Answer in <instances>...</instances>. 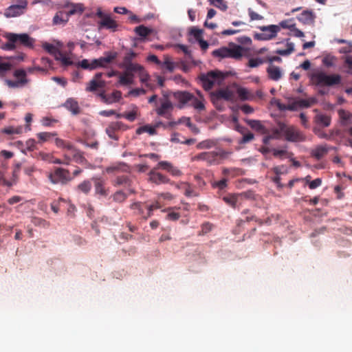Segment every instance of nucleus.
Here are the masks:
<instances>
[{
	"mask_svg": "<svg viewBox=\"0 0 352 352\" xmlns=\"http://www.w3.org/2000/svg\"><path fill=\"white\" fill-rule=\"evenodd\" d=\"M118 56L117 52H107L105 56L93 60L94 69L98 67H106Z\"/></svg>",
	"mask_w": 352,
	"mask_h": 352,
	"instance_id": "a211bd4d",
	"label": "nucleus"
},
{
	"mask_svg": "<svg viewBox=\"0 0 352 352\" xmlns=\"http://www.w3.org/2000/svg\"><path fill=\"white\" fill-rule=\"evenodd\" d=\"M99 96L104 103L109 104L118 102L122 98V92L115 90L111 94H106L103 91L99 94Z\"/></svg>",
	"mask_w": 352,
	"mask_h": 352,
	"instance_id": "412c9836",
	"label": "nucleus"
},
{
	"mask_svg": "<svg viewBox=\"0 0 352 352\" xmlns=\"http://www.w3.org/2000/svg\"><path fill=\"white\" fill-rule=\"evenodd\" d=\"M224 79L223 74L219 71H210L206 74H201L199 80L204 89L206 91L211 89L214 85H221Z\"/></svg>",
	"mask_w": 352,
	"mask_h": 352,
	"instance_id": "20e7f679",
	"label": "nucleus"
},
{
	"mask_svg": "<svg viewBox=\"0 0 352 352\" xmlns=\"http://www.w3.org/2000/svg\"><path fill=\"white\" fill-rule=\"evenodd\" d=\"M239 110H242V107H237L236 109L234 107H232V114L231 115V124L232 126L235 130H236L239 133H242V127L239 124Z\"/></svg>",
	"mask_w": 352,
	"mask_h": 352,
	"instance_id": "cd10ccee",
	"label": "nucleus"
},
{
	"mask_svg": "<svg viewBox=\"0 0 352 352\" xmlns=\"http://www.w3.org/2000/svg\"><path fill=\"white\" fill-rule=\"evenodd\" d=\"M202 34L203 31L200 29L192 28L190 30V34L192 35L197 41L202 38Z\"/></svg>",
	"mask_w": 352,
	"mask_h": 352,
	"instance_id": "0e129e2a",
	"label": "nucleus"
},
{
	"mask_svg": "<svg viewBox=\"0 0 352 352\" xmlns=\"http://www.w3.org/2000/svg\"><path fill=\"white\" fill-rule=\"evenodd\" d=\"M228 179L226 178H222L219 181L213 180L211 182V186L213 188H218L223 190L227 186Z\"/></svg>",
	"mask_w": 352,
	"mask_h": 352,
	"instance_id": "37998d69",
	"label": "nucleus"
},
{
	"mask_svg": "<svg viewBox=\"0 0 352 352\" xmlns=\"http://www.w3.org/2000/svg\"><path fill=\"white\" fill-rule=\"evenodd\" d=\"M286 46L287 48L285 50L278 49L276 51V53L281 56H288L294 51V45L293 43L287 41Z\"/></svg>",
	"mask_w": 352,
	"mask_h": 352,
	"instance_id": "58836bf2",
	"label": "nucleus"
},
{
	"mask_svg": "<svg viewBox=\"0 0 352 352\" xmlns=\"http://www.w3.org/2000/svg\"><path fill=\"white\" fill-rule=\"evenodd\" d=\"M281 124L283 123L279 122L278 127L272 130V133L270 135L272 139H279L281 135L283 134V131L280 130Z\"/></svg>",
	"mask_w": 352,
	"mask_h": 352,
	"instance_id": "864d4df0",
	"label": "nucleus"
},
{
	"mask_svg": "<svg viewBox=\"0 0 352 352\" xmlns=\"http://www.w3.org/2000/svg\"><path fill=\"white\" fill-rule=\"evenodd\" d=\"M248 15L250 16V22L254 21H261L264 19V17L262 15L254 12L252 8H248Z\"/></svg>",
	"mask_w": 352,
	"mask_h": 352,
	"instance_id": "3c124183",
	"label": "nucleus"
},
{
	"mask_svg": "<svg viewBox=\"0 0 352 352\" xmlns=\"http://www.w3.org/2000/svg\"><path fill=\"white\" fill-rule=\"evenodd\" d=\"M43 47L47 52L52 54L54 56V58L56 56L57 53H58L60 52V50L58 48H56L54 45L48 43H43Z\"/></svg>",
	"mask_w": 352,
	"mask_h": 352,
	"instance_id": "de8ad7c7",
	"label": "nucleus"
},
{
	"mask_svg": "<svg viewBox=\"0 0 352 352\" xmlns=\"http://www.w3.org/2000/svg\"><path fill=\"white\" fill-rule=\"evenodd\" d=\"M182 185L185 186L184 195L186 197H197L199 195V193L192 188L189 183L182 182Z\"/></svg>",
	"mask_w": 352,
	"mask_h": 352,
	"instance_id": "a19ab883",
	"label": "nucleus"
},
{
	"mask_svg": "<svg viewBox=\"0 0 352 352\" xmlns=\"http://www.w3.org/2000/svg\"><path fill=\"white\" fill-rule=\"evenodd\" d=\"M105 87L104 80H97L96 79H91L88 83L85 91L88 92H94L100 88H104Z\"/></svg>",
	"mask_w": 352,
	"mask_h": 352,
	"instance_id": "c85d7f7f",
	"label": "nucleus"
},
{
	"mask_svg": "<svg viewBox=\"0 0 352 352\" xmlns=\"http://www.w3.org/2000/svg\"><path fill=\"white\" fill-rule=\"evenodd\" d=\"M128 129V126L122 122H112L106 128L105 131L109 138L118 140V136L116 135V132L119 131H126Z\"/></svg>",
	"mask_w": 352,
	"mask_h": 352,
	"instance_id": "4468645a",
	"label": "nucleus"
},
{
	"mask_svg": "<svg viewBox=\"0 0 352 352\" xmlns=\"http://www.w3.org/2000/svg\"><path fill=\"white\" fill-rule=\"evenodd\" d=\"M124 67L126 68V72L129 74H133V72L139 73L143 69V67L140 65L133 63H129V64L124 65Z\"/></svg>",
	"mask_w": 352,
	"mask_h": 352,
	"instance_id": "ea45409f",
	"label": "nucleus"
},
{
	"mask_svg": "<svg viewBox=\"0 0 352 352\" xmlns=\"http://www.w3.org/2000/svg\"><path fill=\"white\" fill-rule=\"evenodd\" d=\"M127 197L128 195L122 190H118L112 195L113 200L118 203L124 202Z\"/></svg>",
	"mask_w": 352,
	"mask_h": 352,
	"instance_id": "79ce46f5",
	"label": "nucleus"
},
{
	"mask_svg": "<svg viewBox=\"0 0 352 352\" xmlns=\"http://www.w3.org/2000/svg\"><path fill=\"white\" fill-rule=\"evenodd\" d=\"M63 107L72 112L73 115H78L80 113V108L76 100L70 98L63 104Z\"/></svg>",
	"mask_w": 352,
	"mask_h": 352,
	"instance_id": "bb28decb",
	"label": "nucleus"
},
{
	"mask_svg": "<svg viewBox=\"0 0 352 352\" xmlns=\"http://www.w3.org/2000/svg\"><path fill=\"white\" fill-rule=\"evenodd\" d=\"M157 169L153 168L148 173V181L155 184L156 185H160L162 184H174V182H172L169 178L166 176L162 175V173L157 171Z\"/></svg>",
	"mask_w": 352,
	"mask_h": 352,
	"instance_id": "f3484780",
	"label": "nucleus"
},
{
	"mask_svg": "<svg viewBox=\"0 0 352 352\" xmlns=\"http://www.w3.org/2000/svg\"><path fill=\"white\" fill-rule=\"evenodd\" d=\"M84 8L82 3H67L64 6V10L69 16L75 14H81L84 11Z\"/></svg>",
	"mask_w": 352,
	"mask_h": 352,
	"instance_id": "b1692460",
	"label": "nucleus"
},
{
	"mask_svg": "<svg viewBox=\"0 0 352 352\" xmlns=\"http://www.w3.org/2000/svg\"><path fill=\"white\" fill-rule=\"evenodd\" d=\"M96 16L101 19L98 22L99 29L104 28L112 32L117 30L118 27V23L111 19L110 15L104 14L100 8L97 10Z\"/></svg>",
	"mask_w": 352,
	"mask_h": 352,
	"instance_id": "1a4fd4ad",
	"label": "nucleus"
},
{
	"mask_svg": "<svg viewBox=\"0 0 352 352\" xmlns=\"http://www.w3.org/2000/svg\"><path fill=\"white\" fill-rule=\"evenodd\" d=\"M1 131L2 133L8 135H13L20 133L21 130L20 129H16L13 126H8L7 128H4L3 129H2Z\"/></svg>",
	"mask_w": 352,
	"mask_h": 352,
	"instance_id": "e2e57ef3",
	"label": "nucleus"
},
{
	"mask_svg": "<svg viewBox=\"0 0 352 352\" xmlns=\"http://www.w3.org/2000/svg\"><path fill=\"white\" fill-rule=\"evenodd\" d=\"M135 32L142 38H145L147 36L153 32V30L143 25L136 27L134 30Z\"/></svg>",
	"mask_w": 352,
	"mask_h": 352,
	"instance_id": "72a5a7b5",
	"label": "nucleus"
},
{
	"mask_svg": "<svg viewBox=\"0 0 352 352\" xmlns=\"http://www.w3.org/2000/svg\"><path fill=\"white\" fill-rule=\"evenodd\" d=\"M263 63V61L259 58H250L248 62V66L250 67H256L262 64Z\"/></svg>",
	"mask_w": 352,
	"mask_h": 352,
	"instance_id": "774afa93",
	"label": "nucleus"
},
{
	"mask_svg": "<svg viewBox=\"0 0 352 352\" xmlns=\"http://www.w3.org/2000/svg\"><path fill=\"white\" fill-rule=\"evenodd\" d=\"M258 28L263 32L262 33H256L254 36L255 39L261 41H267L276 37L280 28L276 25H270L267 26H261Z\"/></svg>",
	"mask_w": 352,
	"mask_h": 352,
	"instance_id": "9b49d317",
	"label": "nucleus"
},
{
	"mask_svg": "<svg viewBox=\"0 0 352 352\" xmlns=\"http://www.w3.org/2000/svg\"><path fill=\"white\" fill-rule=\"evenodd\" d=\"M316 15L312 10H304L298 16V20L304 25H311L314 23Z\"/></svg>",
	"mask_w": 352,
	"mask_h": 352,
	"instance_id": "4be33fe9",
	"label": "nucleus"
},
{
	"mask_svg": "<svg viewBox=\"0 0 352 352\" xmlns=\"http://www.w3.org/2000/svg\"><path fill=\"white\" fill-rule=\"evenodd\" d=\"M57 135L56 133H51V132H41L37 134V138L41 142H47L50 140L52 138L56 136Z\"/></svg>",
	"mask_w": 352,
	"mask_h": 352,
	"instance_id": "a18cd8bd",
	"label": "nucleus"
},
{
	"mask_svg": "<svg viewBox=\"0 0 352 352\" xmlns=\"http://www.w3.org/2000/svg\"><path fill=\"white\" fill-rule=\"evenodd\" d=\"M328 151L329 147L326 144L320 145L313 150L311 155L316 159L320 160L327 154Z\"/></svg>",
	"mask_w": 352,
	"mask_h": 352,
	"instance_id": "2f4dec72",
	"label": "nucleus"
},
{
	"mask_svg": "<svg viewBox=\"0 0 352 352\" xmlns=\"http://www.w3.org/2000/svg\"><path fill=\"white\" fill-rule=\"evenodd\" d=\"M242 99V87L236 83L228 85L225 88L217 89L210 93V99L217 109H222L221 101H234Z\"/></svg>",
	"mask_w": 352,
	"mask_h": 352,
	"instance_id": "f257e3e1",
	"label": "nucleus"
},
{
	"mask_svg": "<svg viewBox=\"0 0 352 352\" xmlns=\"http://www.w3.org/2000/svg\"><path fill=\"white\" fill-rule=\"evenodd\" d=\"M80 65L82 68H83L85 69H90V70L94 69V67H94L93 60H91V62L89 63V61L88 60L84 59L80 62Z\"/></svg>",
	"mask_w": 352,
	"mask_h": 352,
	"instance_id": "69168bd1",
	"label": "nucleus"
},
{
	"mask_svg": "<svg viewBox=\"0 0 352 352\" xmlns=\"http://www.w3.org/2000/svg\"><path fill=\"white\" fill-rule=\"evenodd\" d=\"M331 117L327 114L321 113H317L314 118V122L316 124L315 126H320V128L328 127L331 124Z\"/></svg>",
	"mask_w": 352,
	"mask_h": 352,
	"instance_id": "5701e85b",
	"label": "nucleus"
},
{
	"mask_svg": "<svg viewBox=\"0 0 352 352\" xmlns=\"http://www.w3.org/2000/svg\"><path fill=\"white\" fill-rule=\"evenodd\" d=\"M92 180L94 183L96 194L106 197L108 195V190L104 187V180L100 177H94Z\"/></svg>",
	"mask_w": 352,
	"mask_h": 352,
	"instance_id": "a878e982",
	"label": "nucleus"
},
{
	"mask_svg": "<svg viewBox=\"0 0 352 352\" xmlns=\"http://www.w3.org/2000/svg\"><path fill=\"white\" fill-rule=\"evenodd\" d=\"M241 199V195L240 194H228L223 197L225 203L233 208L239 207Z\"/></svg>",
	"mask_w": 352,
	"mask_h": 352,
	"instance_id": "393cba45",
	"label": "nucleus"
},
{
	"mask_svg": "<svg viewBox=\"0 0 352 352\" xmlns=\"http://www.w3.org/2000/svg\"><path fill=\"white\" fill-rule=\"evenodd\" d=\"M55 59L60 61L62 65L65 66H69L72 65L73 63L70 58L65 56L60 51L58 53H57Z\"/></svg>",
	"mask_w": 352,
	"mask_h": 352,
	"instance_id": "c03bdc74",
	"label": "nucleus"
},
{
	"mask_svg": "<svg viewBox=\"0 0 352 352\" xmlns=\"http://www.w3.org/2000/svg\"><path fill=\"white\" fill-rule=\"evenodd\" d=\"M13 76L16 78V80H6V84L10 88L23 87L29 82L26 72L23 69H16L14 72Z\"/></svg>",
	"mask_w": 352,
	"mask_h": 352,
	"instance_id": "9d476101",
	"label": "nucleus"
},
{
	"mask_svg": "<svg viewBox=\"0 0 352 352\" xmlns=\"http://www.w3.org/2000/svg\"><path fill=\"white\" fill-rule=\"evenodd\" d=\"M6 38L10 42L13 43H20L25 46L32 45V40L27 34H17L14 33H8Z\"/></svg>",
	"mask_w": 352,
	"mask_h": 352,
	"instance_id": "dca6fc26",
	"label": "nucleus"
},
{
	"mask_svg": "<svg viewBox=\"0 0 352 352\" xmlns=\"http://www.w3.org/2000/svg\"><path fill=\"white\" fill-rule=\"evenodd\" d=\"M55 144L58 147L62 148L65 151H67L68 148H70V145L72 144L71 143L65 142V140L58 138L55 139Z\"/></svg>",
	"mask_w": 352,
	"mask_h": 352,
	"instance_id": "4d7b16f0",
	"label": "nucleus"
},
{
	"mask_svg": "<svg viewBox=\"0 0 352 352\" xmlns=\"http://www.w3.org/2000/svg\"><path fill=\"white\" fill-rule=\"evenodd\" d=\"M245 122L248 124V125L253 129L261 131L263 130V126L261 124V122L258 120H245Z\"/></svg>",
	"mask_w": 352,
	"mask_h": 352,
	"instance_id": "09e8293b",
	"label": "nucleus"
},
{
	"mask_svg": "<svg viewBox=\"0 0 352 352\" xmlns=\"http://www.w3.org/2000/svg\"><path fill=\"white\" fill-rule=\"evenodd\" d=\"M64 157L66 160H69V164L71 160H74L79 164H82L86 160L82 153L75 148L72 144L70 145V148H68L67 151H65Z\"/></svg>",
	"mask_w": 352,
	"mask_h": 352,
	"instance_id": "2eb2a0df",
	"label": "nucleus"
},
{
	"mask_svg": "<svg viewBox=\"0 0 352 352\" xmlns=\"http://www.w3.org/2000/svg\"><path fill=\"white\" fill-rule=\"evenodd\" d=\"M227 153L223 151L203 152L193 157V160L205 161L208 165L219 164V161L226 157Z\"/></svg>",
	"mask_w": 352,
	"mask_h": 352,
	"instance_id": "39448f33",
	"label": "nucleus"
},
{
	"mask_svg": "<svg viewBox=\"0 0 352 352\" xmlns=\"http://www.w3.org/2000/svg\"><path fill=\"white\" fill-rule=\"evenodd\" d=\"M174 97L183 105L188 104L198 111L205 109L204 101L196 98L192 94L188 91H182L175 92Z\"/></svg>",
	"mask_w": 352,
	"mask_h": 352,
	"instance_id": "7ed1b4c3",
	"label": "nucleus"
},
{
	"mask_svg": "<svg viewBox=\"0 0 352 352\" xmlns=\"http://www.w3.org/2000/svg\"><path fill=\"white\" fill-rule=\"evenodd\" d=\"M76 189L79 192L87 195L91 191V183L89 180H84L77 186Z\"/></svg>",
	"mask_w": 352,
	"mask_h": 352,
	"instance_id": "e433bc0d",
	"label": "nucleus"
},
{
	"mask_svg": "<svg viewBox=\"0 0 352 352\" xmlns=\"http://www.w3.org/2000/svg\"><path fill=\"white\" fill-rule=\"evenodd\" d=\"M280 130L283 131V134L287 141L303 142L306 139L302 132L294 126L281 124Z\"/></svg>",
	"mask_w": 352,
	"mask_h": 352,
	"instance_id": "423d86ee",
	"label": "nucleus"
},
{
	"mask_svg": "<svg viewBox=\"0 0 352 352\" xmlns=\"http://www.w3.org/2000/svg\"><path fill=\"white\" fill-rule=\"evenodd\" d=\"M32 223L36 226H40L44 228H47L50 226V223L48 221L41 218H34Z\"/></svg>",
	"mask_w": 352,
	"mask_h": 352,
	"instance_id": "6e6d98bb",
	"label": "nucleus"
},
{
	"mask_svg": "<svg viewBox=\"0 0 352 352\" xmlns=\"http://www.w3.org/2000/svg\"><path fill=\"white\" fill-rule=\"evenodd\" d=\"M160 106L155 109L157 114L169 118L170 111L173 109L172 102L167 98L160 99Z\"/></svg>",
	"mask_w": 352,
	"mask_h": 352,
	"instance_id": "6ab92c4d",
	"label": "nucleus"
},
{
	"mask_svg": "<svg viewBox=\"0 0 352 352\" xmlns=\"http://www.w3.org/2000/svg\"><path fill=\"white\" fill-rule=\"evenodd\" d=\"M269 78L273 80H278L282 77L280 69L275 65H270L267 69Z\"/></svg>",
	"mask_w": 352,
	"mask_h": 352,
	"instance_id": "c756f323",
	"label": "nucleus"
},
{
	"mask_svg": "<svg viewBox=\"0 0 352 352\" xmlns=\"http://www.w3.org/2000/svg\"><path fill=\"white\" fill-rule=\"evenodd\" d=\"M315 102L314 99H310V100H305V99H300L294 102L293 104H285L280 102V100L273 98L271 101V103L272 104L276 105L279 110L285 111V110H294V105H297L300 107H309L311 106V104H313Z\"/></svg>",
	"mask_w": 352,
	"mask_h": 352,
	"instance_id": "f8f14e48",
	"label": "nucleus"
},
{
	"mask_svg": "<svg viewBox=\"0 0 352 352\" xmlns=\"http://www.w3.org/2000/svg\"><path fill=\"white\" fill-rule=\"evenodd\" d=\"M163 66H164L169 72H173L175 66L173 62L170 60V57L168 56H166L164 57V60L162 64Z\"/></svg>",
	"mask_w": 352,
	"mask_h": 352,
	"instance_id": "5fc2aeb1",
	"label": "nucleus"
},
{
	"mask_svg": "<svg viewBox=\"0 0 352 352\" xmlns=\"http://www.w3.org/2000/svg\"><path fill=\"white\" fill-rule=\"evenodd\" d=\"M143 133H148L149 135H155L157 133L155 127L148 124L140 126L137 129L136 133L138 135H140Z\"/></svg>",
	"mask_w": 352,
	"mask_h": 352,
	"instance_id": "4c0bfd02",
	"label": "nucleus"
},
{
	"mask_svg": "<svg viewBox=\"0 0 352 352\" xmlns=\"http://www.w3.org/2000/svg\"><path fill=\"white\" fill-rule=\"evenodd\" d=\"M212 55L220 58H240L242 56V46L237 45L234 48L221 47L214 50Z\"/></svg>",
	"mask_w": 352,
	"mask_h": 352,
	"instance_id": "6e6552de",
	"label": "nucleus"
},
{
	"mask_svg": "<svg viewBox=\"0 0 352 352\" xmlns=\"http://www.w3.org/2000/svg\"><path fill=\"white\" fill-rule=\"evenodd\" d=\"M312 82L320 87H331L339 85L341 76L339 74H327L320 71L314 73L311 77Z\"/></svg>",
	"mask_w": 352,
	"mask_h": 352,
	"instance_id": "f03ea898",
	"label": "nucleus"
},
{
	"mask_svg": "<svg viewBox=\"0 0 352 352\" xmlns=\"http://www.w3.org/2000/svg\"><path fill=\"white\" fill-rule=\"evenodd\" d=\"M122 167H126V165L124 163H120L116 165H112V166H108L106 168V171H107V173H113V172L122 169Z\"/></svg>",
	"mask_w": 352,
	"mask_h": 352,
	"instance_id": "bf43d9fd",
	"label": "nucleus"
},
{
	"mask_svg": "<svg viewBox=\"0 0 352 352\" xmlns=\"http://www.w3.org/2000/svg\"><path fill=\"white\" fill-rule=\"evenodd\" d=\"M12 65L10 63H0V76H3L11 69Z\"/></svg>",
	"mask_w": 352,
	"mask_h": 352,
	"instance_id": "052dcab7",
	"label": "nucleus"
},
{
	"mask_svg": "<svg viewBox=\"0 0 352 352\" xmlns=\"http://www.w3.org/2000/svg\"><path fill=\"white\" fill-rule=\"evenodd\" d=\"M338 113L342 124H348L351 122L352 113L344 109H340Z\"/></svg>",
	"mask_w": 352,
	"mask_h": 352,
	"instance_id": "f704fd0d",
	"label": "nucleus"
},
{
	"mask_svg": "<svg viewBox=\"0 0 352 352\" xmlns=\"http://www.w3.org/2000/svg\"><path fill=\"white\" fill-rule=\"evenodd\" d=\"M171 165L172 164L169 162L161 161L157 164V166L155 168V169L162 168V170H164L168 172L170 168H171Z\"/></svg>",
	"mask_w": 352,
	"mask_h": 352,
	"instance_id": "680f3d73",
	"label": "nucleus"
},
{
	"mask_svg": "<svg viewBox=\"0 0 352 352\" xmlns=\"http://www.w3.org/2000/svg\"><path fill=\"white\" fill-rule=\"evenodd\" d=\"M133 82V74L125 72L119 77V83L122 85H131Z\"/></svg>",
	"mask_w": 352,
	"mask_h": 352,
	"instance_id": "c9c22d12",
	"label": "nucleus"
},
{
	"mask_svg": "<svg viewBox=\"0 0 352 352\" xmlns=\"http://www.w3.org/2000/svg\"><path fill=\"white\" fill-rule=\"evenodd\" d=\"M42 124L45 126H50L53 125V124L56 123L58 122L57 120L50 118L48 117H45L42 119Z\"/></svg>",
	"mask_w": 352,
	"mask_h": 352,
	"instance_id": "338daca9",
	"label": "nucleus"
},
{
	"mask_svg": "<svg viewBox=\"0 0 352 352\" xmlns=\"http://www.w3.org/2000/svg\"><path fill=\"white\" fill-rule=\"evenodd\" d=\"M336 60V56L331 54H328L322 58V63L326 67H330L334 66Z\"/></svg>",
	"mask_w": 352,
	"mask_h": 352,
	"instance_id": "49530a36",
	"label": "nucleus"
},
{
	"mask_svg": "<svg viewBox=\"0 0 352 352\" xmlns=\"http://www.w3.org/2000/svg\"><path fill=\"white\" fill-rule=\"evenodd\" d=\"M69 20L68 14L65 10L58 12L53 18L54 25H62L66 23Z\"/></svg>",
	"mask_w": 352,
	"mask_h": 352,
	"instance_id": "7c9ffc66",
	"label": "nucleus"
},
{
	"mask_svg": "<svg viewBox=\"0 0 352 352\" xmlns=\"http://www.w3.org/2000/svg\"><path fill=\"white\" fill-rule=\"evenodd\" d=\"M115 186H123L128 188L131 192L133 191L130 188L131 186V180L126 175L118 176L115 181Z\"/></svg>",
	"mask_w": 352,
	"mask_h": 352,
	"instance_id": "473e14b6",
	"label": "nucleus"
},
{
	"mask_svg": "<svg viewBox=\"0 0 352 352\" xmlns=\"http://www.w3.org/2000/svg\"><path fill=\"white\" fill-rule=\"evenodd\" d=\"M144 204L141 202H135L131 205V208L133 210H137L139 214L145 216L144 214V208H143Z\"/></svg>",
	"mask_w": 352,
	"mask_h": 352,
	"instance_id": "13d9d810",
	"label": "nucleus"
},
{
	"mask_svg": "<svg viewBox=\"0 0 352 352\" xmlns=\"http://www.w3.org/2000/svg\"><path fill=\"white\" fill-rule=\"evenodd\" d=\"M210 3L221 10H226L228 8L226 1L223 0H208Z\"/></svg>",
	"mask_w": 352,
	"mask_h": 352,
	"instance_id": "603ef678",
	"label": "nucleus"
},
{
	"mask_svg": "<svg viewBox=\"0 0 352 352\" xmlns=\"http://www.w3.org/2000/svg\"><path fill=\"white\" fill-rule=\"evenodd\" d=\"M19 4L12 5L5 10L4 15L7 18L16 17L24 14L27 8L26 0H18Z\"/></svg>",
	"mask_w": 352,
	"mask_h": 352,
	"instance_id": "ddd939ff",
	"label": "nucleus"
},
{
	"mask_svg": "<svg viewBox=\"0 0 352 352\" xmlns=\"http://www.w3.org/2000/svg\"><path fill=\"white\" fill-rule=\"evenodd\" d=\"M47 177L53 184H66L72 179L69 171L63 168H56L54 172L48 174Z\"/></svg>",
	"mask_w": 352,
	"mask_h": 352,
	"instance_id": "0eeeda50",
	"label": "nucleus"
},
{
	"mask_svg": "<svg viewBox=\"0 0 352 352\" xmlns=\"http://www.w3.org/2000/svg\"><path fill=\"white\" fill-rule=\"evenodd\" d=\"M138 107L134 106L132 111L124 113V118L130 122H133L138 116Z\"/></svg>",
	"mask_w": 352,
	"mask_h": 352,
	"instance_id": "8fccbe9b",
	"label": "nucleus"
},
{
	"mask_svg": "<svg viewBox=\"0 0 352 352\" xmlns=\"http://www.w3.org/2000/svg\"><path fill=\"white\" fill-rule=\"evenodd\" d=\"M313 132L320 139H325L327 140H333L335 137L339 134V131L336 129L329 130L328 133L323 131L320 126H314Z\"/></svg>",
	"mask_w": 352,
	"mask_h": 352,
	"instance_id": "aec40b11",
	"label": "nucleus"
}]
</instances>
